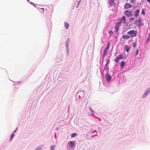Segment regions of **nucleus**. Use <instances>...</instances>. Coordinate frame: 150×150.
<instances>
[{
	"label": "nucleus",
	"mask_w": 150,
	"mask_h": 150,
	"mask_svg": "<svg viewBox=\"0 0 150 150\" xmlns=\"http://www.w3.org/2000/svg\"><path fill=\"white\" fill-rule=\"evenodd\" d=\"M137 33V32L136 31L132 30L128 31L127 34L130 35V37H134L136 35Z\"/></svg>",
	"instance_id": "f257e3e1"
},
{
	"label": "nucleus",
	"mask_w": 150,
	"mask_h": 150,
	"mask_svg": "<svg viewBox=\"0 0 150 150\" xmlns=\"http://www.w3.org/2000/svg\"><path fill=\"white\" fill-rule=\"evenodd\" d=\"M125 13L126 16L131 17L132 16V11L131 10H127L125 12Z\"/></svg>",
	"instance_id": "f03ea898"
},
{
	"label": "nucleus",
	"mask_w": 150,
	"mask_h": 150,
	"mask_svg": "<svg viewBox=\"0 0 150 150\" xmlns=\"http://www.w3.org/2000/svg\"><path fill=\"white\" fill-rule=\"evenodd\" d=\"M123 56L122 54H120L117 57H116L115 61L116 62H118L119 60L123 59Z\"/></svg>",
	"instance_id": "7ed1b4c3"
},
{
	"label": "nucleus",
	"mask_w": 150,
	"mask_h": 150,
	"mask_svg": "<svg viewBox=\"0 0 150 150\" xmlns=\"http://www.w3.org/2000/svg\"><path fill=\"white\" fill-rule=\"evenodd\" d=\"M105 77L106 80L107 81L109 82L111 80V77L110 75L108 74H107L105 75Z\"/></svg>",
	"instance_id": "20e7f679"
},
{
	"label": "nucleus",
	"mask_w": 150,
	"mask_h": 150,
	"mask_svg": "<svg viewBox=\"0 0 150 150\" xmlns=\"http://www.w3.org/2000/svg\"><path fill=\"white\" fill-rule=\"evenodd\" d=\"M121 22H118L115 25V29L116 31H117L119 29V28L121 25Z\"/></svg>",
	"instance_id": "39448f33"
},
{
	"label": "nucleus",
	"mask_w": 150,
	"mask_h": 150,
	"mask_svg": "<svg viewBox=\"0 0 150 150\" xmlns=\"http://www.w3.org/2000/svg\"><path fill=\"white\" fill-rule=\"evenodd\" d=\"M110 45V43L109 42H107V47H106V48H105V49L104 50V54H106V53H107V50L109 49Z\"/></svg>",
	"instance_id": "423d86ee"
},
{
	"label": "nucleus",
	"mask_w": 150,
	"mask_h": 150,
	"mask_svg": "<svg viewBox=\"0 0 150 150\" xmlns=\"http://www.w3.org/2000/svg\"><path fill=\"white\" fill-rule=\"evenodd\" d=\"M136 24H137L139 26L141 25L142 23V18H139L138 19L136 20L135 21Z\"/></svg>",
	"instance_id": "0eeeda50"
},
{
	"label": "nucleus",
	"mask_w": 150,
	"mask_h": 150,
	"mask_svg": "<svg viewBox=\"0 0 150 150\" xmlns=\"http://www.w3.org/2000/svg\"><path fill=\"white\" fill-rule=\"evenodd\" d=\"M68 144L69 145V147L71 148L73 147L74 146V144L73 141H69L68 142Z\"/></svg>",
	"instance_id": "6e6552de"
},
{
	"label": "nucleus",
	"mask_w": 150,
	"mask_h": 150,
	"mask_svg": "<svg viewBox=\"0 0 150 150\" xmlns=\"http://www.w3.org/2000/svg\"><path fill=\"white\" fill-rule=\"evenodd\" d=\"M120 21V22H121V23H123L125 24L126 21L125 16H123Z\"/></svg>",
	"instance_id": "1a4fd4ad"
},
{
	"label": "nucleus",
	"mask_w": 150,
	"mask_h": 150,
	"mask_svg": "<svg viewBox=\"0 0 150 150\" xmlns=\"http://www.w3.org/2000/svg\"><path fill=\"white\" fill-rule=\"evenodd\" d=\"M140 11L139 10H137L134 12V16L135 17H137L139 15V14Z\"/></svg>",
	"instance_id": "9d476101"
},
{
	"label": "nucleus",
	"mask_w": 150,
	"mask_h": 150,
	"mask_svg": "<svg viewBox=\"0 0 150 150\" xmlns=\"http://www.w3.org/2000/svg\"><path fill=\"white\" fill-rule=\"evenodd\" d=\"M131 7V5L130 4L127 3L125 5V9H128Z\"/></svg>",
	"instance_id": "9b49d317"
},
{
	"label": "nucleus",
	"mask_w": 150,
	"mask_h": 150,
	"mask_svg": "<svg viewBox=\"0 0 150 150\" xmlns=\"http://www.w3.org/2000/svg\"><path fill=\"white\" fill-rule=\"evenodd\" d=\"M130 49V47L127 45H125L124 47L125 50L127 52H128Z\"/></svg>",
	"instance_id": "f8f14e48"
},
{
	"label": "nucleus",
	"mask_w": 150,
	"mask_h": 150,
	"mask_svg": "<svg viewBox=\"0 0 150 150\" xmlns=\"http://www.w3.org/2000/svg\"><path fill=\"white\" fill-rule=\"evenodd\" d=\"M106 63L105 65V69H108V66H107V64L110 62V60L109 59H106Z\"/></svg>",
	"instance_id": "ddd939ff"
},
{
	"label": "nucleus",
	"mask_w": 150,
	"mask_h": 150,
	"mask_svg": "<svg viewBox=\"0 0 150 150\" xmlns=\"http://www.w3.org/2000/svg\"><path fill=\"white\" fill-rule=\"evenodd\" d=\"M150 92V87L147 90L145 93V94L143 95V97H145L147 95L148 93Z\"/></svg>",
	"instance_id": "4468645a"
},
{
	"label": "nucleus",
	"mask_w": 150,
	"mask_h": 150,
	"mask_svg": "<svg viewBox=\"0 0 150 150\" xmlns=\"http://www.w3.org/2000/svg\"><path fill=\"white\" fill-rule=\"evenodd\" d=\"M122 38L125 39H128L130 38V36L129 35L124 34L122 35Z\"/></svg>",
	"instance_id": "2eb2a0df"
},
{
	"label": "nucleus",
	"mask_w": 150,
	"mask_h": 150,
	"mask_svg": "<svg viewBox=\"0 0 150 150\" xmlns=\"http://www.w3.org/2000/svg\"><path fill=\"white\" fill-rule=\"evenodd\" d=\"M125 65V62L124 61H122L120 63V65L121 67L123 68Z\"/></svg>",
	"instance_id": "dca6fc26"
},
{
	"label": "nucleus",
	"mask_w": 150,
	"mask_h": 150,
	"mask_svg": "<svg viewBox=\"0 0 150 150\" xmlns=\"http://www.w3.org/2000/svg\"><path fill=\"white\" fill-rule=\"evenodd\" d=\"M64 26L65 27L67 28L68 29L69 27V24L66 22L64 23Z\"/></svg>",
	"instance_id": "f3484780"
},
{
	"label": "nucleus",
	"mask_w": 150,
	"mask_h": 150,
	"mask_svg": "<svg viewBox=\"0 0 150 150\" xmlns=\"http://www.w3.org/2000/svg\"><path fill=\"white\" fill-rule=\"evenodd\" d=\"M150 40V33L149 34L146 43H147Z\"/></svg>",
	"instance_id": "a211bd4d"
},
{
	"label": "nucleus",
	"mask_w": 150,
	"mask_h": 150,
	"mask_svg": "<svg viewBox=\"0 0 150 150\" xmlns=\"http://www.w3.org/2000/svg\"><path fill=\"white\" fill-rule=\"evenodd\" d=\"M77 134L76 133H74L72 134H71V137H75L76 135H77Z\"/></svg>",
	"instance_id": "6ab92c4d"
},
{
	"label": "nucleus",
	"mask_w": 150,
	"mask_h": 150,
	"mask_svg": "<svg viewBox=\"0 0 150 150\" xmlns=\"http://www.w3.org/2000/svg\"><path fill=\"white\" fill-rule=\"evenodd\" d=\"M14 136V134L13 133L11 136V137L10 138V141H11L12 140V139H13V138Z\"/></svg>",
	"instance_id": "aec40b11"
},
{
	"label": "nucleus",
	"mask_w": 150,
	"mask_h": 150,
	"mask_svg": "<svg viewBox=\"0 0 150 150\" xmlns=\"http://www.w3.org/2000/svg\"><path fill=\"white\" fill-rule=\"evenodd\" d=\"M141 14L143 15H145V11L144 9H143L142 10V11L141 12Z\"/></svg>",
	"instance_id": "412c9836"
},
{
	"label": "nucleus",
	"mask_w": 150,
	"mask_h": 150,
	"mask_svg": "<svg viewBox=\"0 0 150 150\" xmlns=\"http://www.w3.org/2000/svg\"><path fill=\"white\" fill-rule=\"evenodd\" d=\"M138 53H139V50L138 49H137V50H136V52L135 54L134 55L135 56L137 55L138 54Z\"/></svg>",
	"instance_id": "4be33fe9"
},
{
	"label": "nucleus",
	"mask_w": 150,
	"mask_h": 150,
	"mask_svg": "<svg viewBox=\"0 0 150 150\" xmlns=\"http://www.w3.org/2000/svg\"><path fill=\"white\" fill-rule=\"evenodd\" d=\"M129 20L131 21H133L134 20V17H132L130 18Z\"/></svg>",
	"instance_id": "5701e85b"
},
{
	"label": "nucleus",
	"mask_w": 150,
	"mask_h": 150,
	"mask_svg": "<svg viewBox=\"0 0 150 150\" xmlns=\"http://www.w3.org/2000/svg\"><path fill=\"white\" fill-rule=\"evenodd\" d=\"M133 47H135L137 45V44L136 42H134L133 43Z\"/></svg>",
	"instance_id": "b1692460"
},
{
	"label": "nucleus",
	"mask_w": 150,
	"mask_h": 150,
	"mask_svg": "<svg viewBox=\"0 0 150 150\" xmlns=\"http://www.w3.org/2000/svg\"><path fill=\"white\" fill-rule=\"evenodd\" d=\"M55 146H51V150H54V149L55 148Z\"/></svg>",
	"instance_id": "393cba45"
},
{
	"label": "nucleus",
	"mask_w": 150,
	"mask_h": 150,
	"mask_svg": "<svg viewBox=\"0 0 150 150\" xmlns=\"http://www.w3.org/2000/svg\"><path fill=\"white\" fill-rule=\"evenodd\" d=\"M80 2H81V1H79V2L78 3V6H77V8L78 7V6H79V4H80Z\"/></svg>",
	"instance_id": "a878e982"
},
{
	"label": "nucleus",
	"mask_w": 150,
	"mask_h": 150,
	"mask_svg": "<svg viewBox=\"0 0 150 150\" xmlns=\"http://www.w3.org/2000/svg\"><path fill=\"white\" fill-rule=\"evenodd\" d=\"M89 108L90 109L91 111L93 113V111L90 108Z\"/></svg>",
	"instance_id": "bb28decb"
},
{
	"label": "nucleus",
	"mask_w": 150,
	"mask_h": 150,
	"mask_svg": "<svg viewBox=\"0 0 150 150\" xmlns=\"http://www.w3.org/2000/svg\"><path fill=\"white\" fill-rule=\"evenodd\" d=\"M17 129H16V130H15L13 132V133H15V132H16V130H17Z\"/></svg>",
	"instance_id": "cd10ccee"
},
{
	"label": "nucleus",
	"mask_w": 150,
	"mask_h": 150,
	"mask_svg": "<svg viewBox=\"0 0 150 150\" xmlns=\"http://www.w3.org/2000/svg\"><path fill=\"white\" fill-rule=\"evenodd\" d=\"M112 3V1H110V4H111Z\"/></svg>",
	"instance_id": "c85d7f7f"
},
{
	"label": "nucleus",
	"mask_w": 150,
	"mask_h": 150,
	"mask_svg": "<svg viewBox=\"0 0 150 150\" xmlns=\"http://www.w3.org/2000/svg\"><path fill=\"white\" fill-rule=\"evenodd\" d=\"M147 1L150 3V0H147Z\"/></svg>",
	"instance_id": "c756f323"
},
{
	"label": "nucleus",
	"mask_w": 150,
	"mask_h": 150,
	"mask_svg": "<svg viewBox=\"0 0 150 150\" xmlns=\"http://www.w3.org/2000/svg\"><path fill=\"white\" fill-rule=\"evenodd\" d=\"M41 9H42V10H43L44 11V8H41Z\"/></svg>",
	"instance_id": "7c9ffc66"
},
{
	"label": "nucleus",
	"mask_w": 150,
	"mask_h": 150,
	"mask_svg": "<svg viewBox=\"0 0 150 150\" xmlns=\"http://www.w3.org/2000/svg\"><path fill=\"white\" fill-rule=\"evenodd\" d=\"M110 33H112H112H113V32H112V31H110Z\"/></svg>",
	"instance_id": "2f4dec72"
},
{
	"label": "nucleus",
	"mask_w": 150,
	"mask_h": 150,
	"mask_svg": "<svg viewBox=\"0 0 150 150\" xmlns=\"http://www.w3.org/2000/svg\"><path fill=\"white\" fill-rule=\"evenodd\" d=\"M131 3H133V1H132V0H131Z\"/></svg>",
	"instance_id": "473e14b6"
}]
</instances>
